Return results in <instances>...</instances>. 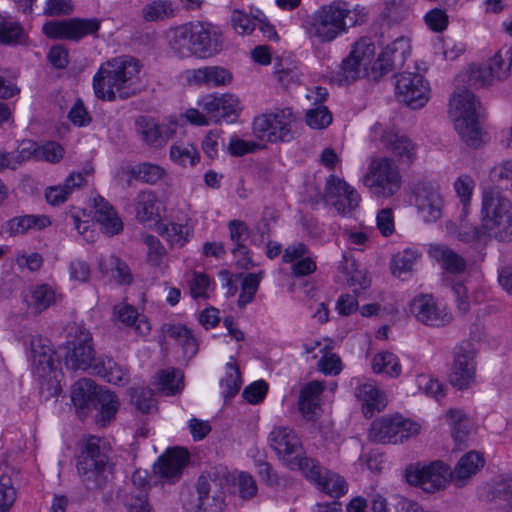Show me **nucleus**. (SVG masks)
I'll return each instance as SVG.
<instances>
[{
    "label": "nucleus",
    "instance_id": "51",
    "mask_svg": "<svg viewBox=\"0 0 512 512\" xmlns=\"http://www.w3.org/2000/svg\"><path fill=\"white\" fill-rule=\"evenodd\" d=\"M241 111L242 106L240 105V100L237 96L227 93L220 97L221 122H236Z\"/></svg>",
    "mask_w": 512,
    "mask_h": 512
},
{
    "label": "nucleus",
    "instance_id": "30",
    "mask_svg": "<svg viewBox=\"0 0 512 512\" xmlns=\"http://www.w3.org/2000/svg\"><path fill=\"white\" fill-rule=\"evenodd\" d=\"M187 80L190 84L221 86L232 81V74L220 66H206L188 70Z\"/></svg>",
    "mask_w": 512,
    "mask_h": 512
},
{
    "label": "nucleus",
    "instance_id": "54",
    "mask_svg": "<svg viewBox=\"0 0 512 512\" xmlns=\"http://www.w3.org/2000/svg\"><path fill=\"white\" fill-rule=\"evenodd\" d=\"M131 402L142 413H150L155 407L152 390L146 387L130 389Z\"/></svg>",
    "mask_w": 512,
    "mask_h": 512
},
{
    "label": "nucleus",
    "instance_id": "17",
    "mask_svg": "<svg viewBox=\"0 0 512 512\" xmlns=\"http://www.w3.org/2000/svg\"><path fill=\"white\" fill-rule=\"evenodd\" d=\"M450 467L442 461L429 465L410 466L406 469V480L410 485L419 486L427 493H435L443 488L450 479Z\"/></svg>",
    "mask_w": 512,
    "mask_h": 512
},
{
    "label": "nucleus",
    "instance_id": "41",
    "mask_svg": "<svg viewBox=\"0 0 512 512\" xmlns=\"http://www.w3.org/2000/svg\"><path fill=\"white\" fill-rule=\"evenodd\" d=\"M360 397L363 400L362 411L365 417H372L386 406V397L382 391L371 384H364L360 389Z\"/></svg>",
    "mask_w": 512,
    "mask_h": 512
},
{
    "label": "nucleus",
    "instance_id": "45",
    "mask_svg": "<svg viewBox=\"0 0 512 512\" xmlns=\"http://www.w3.org/2000/svg\"><path fill=\"white\" fill-rule=\"evenodd\" d=\"M492 237L482 226L461 223L457 230V240L465 244L485 246Z\"/></svg>",
    "mask_w": 512,
    "mask_h": 512
},
{
    "label": "nucleus",
    "instance_id": "5",
    "mask_svg": "<svg viewBox=\"0 0 512 512\" xmlns=\"http://www.w3.org/2000/svg\"><path fill=\"white\" fill-rule=\"evenodd\" d=\"M230 481L231 475L224 466L202 472L197 480V496L183 499L184 509L187 512H221L225 505L224 489Z\"/></svg>",
    "mask_w": 512,
    "mask_h": 512
},
{
    "label": "nucleus",
    "instance_id": "61",
    "mask_svg": "<svg viewBox=\"0 0 512 512\" xmlns=\"http://www.w3.org/2000/svg\"><path fill=\"white\" fill-rule=\"evenodd\" d=\"M63 156V147L55 141H48L42 145H39L37 161L56 163L59 162Z\"/></svg>",
    "mask_w": 512,
    "mask_h": 512
},
{
    "label": "nucleus",
    "instance_id": "48",
    "mask_svg": "<svg viewBox=\"0 0 512 512\" xmlns=\"http://www.w3.org/2000/svg\"><path fill=\"white\" fill-rule=\"evenodd\" d=\"M419 254L412 249L398 252L391 261L392 274L398 278L409 274Z\"/></svg>",
    "mask_w": 512,
    "mask_h": 512
},
{
    "label": "nucleus",
    "instance_id": "60",
    "mask_svg": "<svg viewBox=\"0 0 512 512\" xmlns=\"http://www.w3.org/2000/svg\"><path fill=\"white\" fill-rule=\"evenodd\" d=\"M492 500L505 502V509L512 510V479H503L495 484L491 491Z\"/></svg>",
    "mask_w": 512,
    "mask_h": 512
},
{
    "label": "nucleus",
    "instance_id": "34",
    "mask_svg": "<svg viewBox=\"0 0 512 512\" xmlns=\"http://www.w3.org/2000/svg\"><path fill=\"white\" fill-rule=\"evenodd\" d=\"M165 333L181 347L186 360H191L198 353L199 345L191 329L181 324H169Z\"/></svg>",
    "mask_w": 512,
    "mask_h": 512
},
{
    "label": "nucleus",
    "instance_id": "37",
    "mask_svg": "<svg viewBox=\"0 0 512 512\" xmlns=\"http://www.w3.org/2000/svg\"><path fill=\"white\" fill-rule=\"evenodd\" d=\"M85 179L82 173L73 172L65 180L63 185L49 187L46 190L45 197L48 203L59 205L67 200L68 195L77 187H81Z\"/></svg>",
    "mask_w": 512,
    "mask_h": 512
},
{
    "label": "nucleus",
    "instance_id": "44",
    "mask_svg": "<svg viewBox=\"0 0 512 512\" xmlns=\"http://www.w3.org/2000/svg\"><path fill=\"white\" fill-rule=\"evenodd\" d=\"M165 174L166 172L162 167L148 162L140 163L130 169L132 178L150 185L156 184Z\"/></svg>",
    "mask_w": 512,
    "mask_h": 512
},
{
    "label": "nucleus",
    "instance_id": "15",
    "mask_svg": "<svg viewBox=\"0 0 512 512\" xmlns=\"http://www.w3.org/2000/svg\"><path fill=\"white\" fill-rule=\"evenodd\" d=\"M375 54L374 44L367 38L356 42L345 57L334 75L335 81L339 85H349L355 82L367 71Z\"/></svg>",
    "mask_w": 512,
    "mask_h": 512
},
{
    "label": "nucleus",
    "instance_id": "18",
    "mask_svg": "<svg viewBox=\"0 0 512 512\" xmlns=\"http://www.w3.org/2000/svg\"><path fill=\"white\" fill-rule=\"evenodd\" d=\"M412 195L417 213L425 223L436 222L442 217L444 200L439 185L431 181L418 182Z\"/></svg>",
    "mask_w": 512,
    "mask_h": 512
},
{
    "label": "nucleus",
    "instance_id": "63",
    "mask_svg": "<svg viewBox=\"0 0 512 512\" xmlns=\"http://www.w3.org/2000/svg\"><path fill=\"white\" fill-rule=\"evenodd\" d=\"M384 15L391 22H400L408 17L409 9L403 0H386Z\"/></svg>",
    "mask_w": 512,
    "mask_h": 512
},
{
    "label": "nucleus",
    "instance_id": "47",
    "mask_svg": "<svg viewBox=\"0 0 512 512\" xmlns=\"http://www.w3.org/2000/svg\"><path fill=\"white\" fill-rule=\"evenodd\" d=\"M158 376L159 385L166 396H172L182 391L184 387V376L181 371L176 369L161 370Z\"/></svg>",
    "mask_w": 512,
    "mask_h": 512
},
{
    "label": "nucleus",
    "instance_id": "64",
    "mask_svg": "<svg viewBox=\"0 0 512 512\" xmlns=\"http://www.w3.org/2000/svg\"><path fill=\"white\" fill-rule=\"evenodd\" d=\"M143 240L148 247V261L154 266L160 265L162 257L165 254V248L162 246L160 240L151 234L145 235Z\"/></svg>",
    "mask_w": 512,
    "mask_h": 512
},
{
    "label": "nucleus",
    "instance_id": "24",
    "mask_svg": "<svg viewBox=\"0 0 512 512\" xmlns=\"http://www.w3.org/2000/svg\"><path fill=\"white\" fill-rule=\"evenodd\" d=\"M31 362L33 374L39 379L50 378L56 369V353L49 339L42 336L31 340Z\"/></svg>",
    "mask_w": 512,
    "mask_h": 512
},
{
    "label": "nucleus",
    "instance_id": "35",
    "mask_svg": "<svg viewBox=\"0 0 512 512\" xmlns=\"http://www.w3.org/2000/svg\"><path fill=\"white\" fill-rule=\"evenodd\" d=\"M483 465V457L478 452L470 451L460 458L454 470L451 471L450 479L462 484L475 475Z\"/></svg>",
    "mask_w": 512,
    "mask_h": 512
},
{
    "label": "nucleus",
    "instance_id": "32",
    "mask_svg": "<svg viewBox=\"0 0 512 512\" xmlns=\"http://www.w3.org/2000/svg\"><path fill=\"white\" fill-rule=\"evenodd\" d=\"M135 128L142 140L150 146L161 147L168 140L167 127L159 125L152 117H137Z\"/></svg>",
    "mask_w": 512,
    "mask_h": 512
},
{
    "label": "nucleus",
    "instance_id": "39",
    "mask_svg": "<svg viewBox=\"0 0 512 512\" xmlns=\"http://www.w3.org/2000/svg\"><path fill=\"white\" fill-rule=\"evenodd\" d=\"M26 301L35 313H41L55 304V291L47 284L32 286Z\"/></svg>",
    "mask_w": 512,
    "mask_h": 512
},
{
    "label": "nucleus",
    "instance_id": "28",
    "mask_svg": "<svg viewBox=\"0 0 512 512\" xmlns=\"http://www.w3.org/2000/svg\"><path fill=\"white\" fill-rule=\"evenodd\" d=\"M381 142L385 148L391 151L399 161L404 164H412L417 157V145L405 135H400L391 130L384 131Z\"/></svg>",
    "mask_w": 512,
    "mask_h": 512
},
{
    "label": "nucleus",
    "instance_id": "46",
    "mask_svg": "<svg viewBox=\"0 0 512 512\" xmlns=\"http://www.w3.org/2000/svg\"><path fill=\"white\" fill-rule=\"evenodd\" d=\"M372 369L375 373H385L391 377H398L401 374L399 359L388 351L377 353L374 356Z\"/></svg>",
    "mask_w": 512,
    "mask_h": 512
},
{
    "label": "nucleus",
    "instance_id": "62",
    "mask_svg": "<svg viewBox=\"0 0 512 512\" xmlns=\"http://www.w3.org/2000/svg\"><path fill=\"white\" fill-rule=\"evenodd\" d=\"M490 175L493 181L505 185V188L512 192V160L504 161L495 166Z\"/></svg>",
    "mask_w": 512,
    "mask_h": 512
},
{
    "label": "nucleus",
    "instance_id": "19",
    "mask_svg": "<svg viewBox=\"0 0 512 512\" xmlns=\"http://www.w3.org/2000/svg\"><path fill=\"white\" fill-rule=\"evenodd\" d=\"M510 63L507 62L500 52L496 53L489 63L475 66L472 65L469 71L459 76L471 88H480L492 85L495 80H504L509 76Z\"/></svg>",
    "mask_w": 512,
    "mask_h": 512
},
{
    "label": "nucleus",
    "instance_id": "3",
    "mask_svg": "<svg viewBox=\"0 0 512 512\" xmlns=\"http://www.w3.org/2000/svg\"><path fill=\"white\" fill-rule=\"evenodd\" d=\"M71 401L81 419L95 411V422L101 427L115 419L120 405L113 392L98 386L88 378H82L72 385Z\"/></svg>",
    "mask_w": 512,
    "mask_h": 512
},
{
    "label": "nucleus",
    "instance_id": "42",
    "mask_svg": "<svg viewBox=\"0 0 512 512\" xmlns=\"http://www.w3.org/2000/svg\"><path fill=\"white\" fill-rule=\"evenodd\" d=\"M136 217L141 222H148L159 215L158 199L153 191H141L136 197Z\"/></svg>",
    "mask_w": 512,
    "mask_h": 512
},
{
    "label": "nucleus",
    "instance_id": "55",
    "mask_svg": "<svg viewBox=\"0 0 512 512\" xmlns=\"http://www.w3.org/2000/svg\"><path fill=\"white\" fill-rule=\"evenodd\" d=\"M109 267L113 272V277L117 279L120 284H130L132 282V275L128 265L116 256H110L107 260L101 261L100 266Z\"/></svg>",
    "mask_w": 512,
    "mask_h": 512
},
{
    "label": "nucleus",
    "instance_id": "21",
    "mask_svg": "<svg viewBox=\"0 0 512 512\" xmlns=\"http://www.w3.org/2000/svg\"><path fill=\"white\" fill-rule=\"evenodd\" d=\"M324 198L343 216L351 215L361 201L359 193L335 175H330L326 180Z\"/></svg>",
    "mask_w": 512,
    "mask_h": 512
},
{
    "label": "nucleus",
    "instance_id": "38",
    "mask_svg": "<svg viewBox=\"0 0 512 512\" xmlns=\"http://www.w3.org/2000/svg\"><path fill=\"white\" fill-rule=\"evenodd\" d=\"M177 7L170 0H154L141 9V16L145 22L164 21L176 15Z\"/></svg>",
    "mask_w": 512,
    "mask_h": 512
},
{
    "label": "nucleus",
    "instance_id": "16",
    "mask_svg": "<svg viewBox=\"0 0 512 512\" xmlns=\"http://www.w3.org/2000/svg\"><path fill=\"white\" fill-rule=\"evenodd\" d=\"M453 363L449 373L450 384L459 389H469L476 380V352L468 341L459 343L453 350Z\"/></svg>",
    "mask_w": 512,
    "mask_h": 512
},
{
    "label": "nucleus",
    "instance_id": "13",
    "mask_svg": "<svg viewBox=\"0 0 512 512\" xmlns=\"http://www.w3.org/2000/svg\"><path fill=\"white\" fill-rule=\"evenodd\" d=\"M292 118L291 108L276 109L273 113L259 115L253 121V133L261 141L288 142L294 138Z\"/></svg>",
    "mask_w": 512,
    "mask_h": 512
},
{
    "label": "nucleus",
    "instance_id": "57",
    "mask_svg": "<svg viewBox=\"0 0 512 512\" xmlns=\"http://www.w3.org/2000/svg\"><path fill=\"white\" fill-rule=\"evenodd\" d=\"M124 505L128 512H154L145 491L126 494L124 498Z\"/></svg>",
    "mask_w": 512,
    "mask_h": 512
},
{
    "label": "nucleus",
    "instance_id": "8",
    "mask_svg": "<svg viewBox=\"0 0 512 512\" xmlns=\"http://www.w3.org/2000/svg\"><path fill=\"white\" fill-rule=\"evenodd\" d=\"M349 13V6L344 1H333L321 6L307 21L306 32L309 38L321 44L332 42L346 32L345 20Z\"/></svg>",
    "mask_w": 512,
    "mask_h": 512
},
{
    "label": "nucleus",
    "instance_id": "52",
    "mask_svg": "<svg viewBox=\"0 0 512 512\" xmlns=\"http://www.w3.org/2000/svg\"><path fill=\"white\" fill-rule=\"evenodd\" d=\"M170 158L179 165H195L198 152L192 144H174L170 149Z\"/></svg>",
    "mask_w": 512,
    "mask_h": 512
},
{
    "label": "nucleus",
    "instance_id": "10",
    "mask_svg": "<svg viewBox=\"0 0 512 512\" xmlns=\"http://www.w3.org/2000/svg\"><path fill=\"white\" fill-rule=\"evenodd\" d=\"M268 440L270 447L290 470L303 472L309 465H313V458L305 455L300 438L291 428L275 427Z\"/></svg>",
    "mask_w": 512,
    "mask_h": 512
},
{
    "label": "nucleus",
    "instance_id": "53",
    "mask_svg": "<svg viewBox=\"0 0 512 512\" xmlns=\"http://www.w3.org/2000/svg\"><path fill=\"white\" fill-rule=\"evenodd\" d=\"M305 120L307 125L313 129H324L332 123L333 117L326 106L320 105L307 110Z\"/></svg>",
    "mask_w": 512,
    "mask_h": 512
},
{
    "label": "nucleus",
    "instance_id": "2",
    "mask_svg": "<svg viewBox=\"0 0 512 512\" xmlns=\"http://www.w3.org/2000/svg\"><path fill=\"white\" fill-rule=\"evenodd\" d=\"M169 47L180 58L207 59L218 55L224 47L221 30L211 24H185L170 30Z\"/></svg>",
    "mask_w": 512,
    "mask_h": 512
},
{
    "label": "nucleus",
    "instance_id": "9",
    "mask_svg": "<svg viewBox=\"0 0 512 512\" xmlns=\"http://www.w3.org/2000/svg\"><path fill=\"white\" fill-rule=\"evenodd\" d=\"M62 350L66 368L73 371L91 370L93 374V366L101 358L96 357L90 331L79 326L71 328Z\"/></svg>",
    "mask_w": 512,
    "mask_h": 512
},
{
    "label": "nucleus",
    "instance_id": "56",
    "mask_svg": "<svg viewBox=\"0 0 512 512\" xmlns=\"http://www.w3.org/2000/svg\"><path fill=\"white\" fill-rule=\"evenodd\" d=\"M16 497V490L13 487L11 477L2 475L0 477V512H8L12 508Z\"/></svg>",
    "mask_w": 512,
    "mask_h": 512
},
{
    "label": "nucleus",
    "instance_id": "22",
    "mask_svg": "<svg viewBox=\"0 0 512 512\" xmlns=\"http://www.w3.org/2000/svg\"><path fill=\"white\" fill-rule=\"evenodd\" d=\"M409 309L419 322L427 326L442 327L452 321V314L445 307H439L431 295L415 297Z\"/></svg>",
    "mask_w": 512,
    "mask_h": 512
},
{
    "label": "nucleus",
    "instance_id": "36",
    "mask_svg": "<svg viewBox=\"0 0 512 512\" xmlns=\"http://www.w3.org/2000/svg\"><path fill=\"white\" fill-rule=\"evenodd\" d=\"M93 374L115 385H125L129 379L127 371L120 367L111 357L100 358L93 366Z\"/></svg>",
    "mask_w": 512,
    "mask_h": 512
},
{
    "label": "nucleus",
    "instance_id": "25",
    "mask_svg": "<svg viewBox=\"0 0 512 512\" xmlns=\"http://www.w3.org/2000/svg\"><path fill=\"white\" fill-rule=\"evenodd\" d=\"M411 53V45L408 38L400 36L387 45L374 62L372 69L386 74L396 67H402L406 58Z\"/></svg>",
    "mask_w": 512,
    "mask_h": 512
},
{
    "label": "nucleus",
    "instance_id": "4",
    "mask_svg": "<svg viewBox=\"0 0 512 512\" xmlns=\"http://www.w3.org/2000/svg\"><path fill=\"white\" fill-rule=\"evenodd\" d=\"M77 471L81 483L90 492H100L111 482L113 464L100 438L91 436L82 445L77 457Z\"/></svg>",
    "mask_w": 512,
    "mask_h": 512
},
{
    "label": "nucleus",
    "instance_id": "1",
    "mask_svg": "<svg viewBox=\"0 0 512 512\" xmlns=\"http://www.w3.org/2000/svg\"><path fill=\"white\" fill-rule=\"evenodd\" d=\"M140 62L133 57H118L103 63L93 77V89L101 100L115 101L137 95L141 91L138 83Z\"/></svg>",
    "mask_w": 512,
    "mask_h": 512
},
{
    "label": "nucleus",
    "instance_id": "59",
    "mask_svg": "<svg viewBox=\"0 0 512 512\" xmlns=\"http://www.w3.org/2000/svg\"><path fill=\"white\" fill-rule=\"evenodd\" d=\"M346 265H348V261L346 260ZM354 266V261L351 263V268ZM343 272L346 274V281L350 287H353V291L355 294H358L360 291L365 290L370 286V279L358 269H349L348 266H342Z\"/></svg>",
    "mask_w": 512,
    "mask_h": 512
},
{
    "label": "nucleus",
    "instance_id": "23",
    "mask_svg": "<svg viewBox=\"0 0 512 512\" xmlns=\"http://www.w3.org/2000/svg\"><path fill=\"white\" fill-rule=\"evenodd\" d=\"M302 473L307 480L315 483L317 487L333 498H339L347 493L346 480L337 473L324 469L318 461L313 459V465H309Z\"/></svg>",
    "mask_w": 512,
    "mask_h": 512
},
{
    "label": "nucleus",
    "instance_id": "20",
    "mask_svg": "<svg viewBox=\"0 0 512 512\" xmlns=\"http://www.w3.org/2000/svg\"><path fill=\"white\" fill-rule=\"evenodd\" d=\"M429 84L420 74L403 72L397 76L396 94L411 109L422 108L429 99Z\"/></svg>",
    "mask_w": 512,
    "mask_h": 512
},
{
    "label": "nucleus",
    "instance_id": "6",
    "mask_svg": "<svg viewBox=\"0 0 512 512\" xmlns=\"http://www.w3.org/2000/svg\"><path fill=\"white\" fill-rule=\"evenodd\" d=\"M480 104L465 87H456L449 102V113L461 139L470 147L478 148L482 143L483 130L479 121Z\"/></svg>",
    "mask_w": 512,
    "mask_h": 512
},
{
    "label": "nucleus",
    "instance_id": "40",
    "mask_svg": "<svg viewBox=\"0 0 512 512\" xmlns=\"http://www.w3.org/2000/svg\"><path fill=\"white\" fill-rule=\"evenodd\" d=\"M50 224V219L45 215H24L14 217L7 222L10 235L24 234L33 228L42 230Z\"/></svg>",
    "mask_w": 512,
    "mask_h": 512
},
{
    "label": "nucleus",
    "instance_id": "7",
    "mask_svg": "<svg viewBox=\"0 0 512 512\" xmlns=\"http://www.w3.org/2000/svg\"><path fill=\"white\" fill-rule=\"evenodd\" d=\"M481 223L492 238L500 242L512 240V203L500 191L483 192Z\"/></svg>",
    "mask_w": 512,
    "mask_h": 512
},
{
    "label": "nucleus",
    "instance_id": "11",
    "mask_svg": "<svg viewBox=\"0 0 512 512\" xmlns=\"http://www.w3.org/2000/svg\"><path fill=\"white\" fill-rule=\"evenodd\" d=\"M363 184L373 195L389 198L399 191L401 175L393 160L389 158L375 159L371 161L368 171L363 177Z\"/></svg>",
    "mask_w": 512,
    "mask_h": 512
},
{
    "label": "nucleus",
    "instance_id": "49",
    "mask_svg": "<svg viewBox=\"0 0 512 512\" xmlns=\"http://www.w3.org/2000/svg\"><path fill=\"white\" fill-rule=\"evenodd\" d=\"M162 236L170 242L172 246L182 247L191 233L190 227L186 224L170 223L159 228Z\"/></svg>",
    "mask_w": 512,
    "mask_h": 512
},
{
    "label": "nucleus",
    "instance_id": "26",
    "mask_svg": "<svg viewBox=\"0 0 512 512\" xmlns=\"http://www.w3.org/2000/svg\"><path fill=\"white\" fill-rule=\"evenodd\" d=\"M189 461V453L182 448L168 450L153 466L154 473L161 479L173 483L178 481Z\"/></svg>",
    "mask_w": 512,
    "mask_h": 512
},
{
    "label": "nucleus",
    "instance_id": "50",
    "mask_svg": "<svg viewBox=\"0 0 512 512\" xmlns=\"http://www.w3.org/2000/svg\"><path fill=\"white\" fill-rule=\"evenodd\" d=\"M275 219L274 211L265 207L261 218L254 225L253 231L255 235L252 236L251 242L261 245L268 240L271 235V221H275Z\"/></svg>",
    "mask_w": 512,
    "mask_h": 512
},
{
    "label": "nucleus",
    "instance_id": "58",
    "mask_svg": "<svg viewBox=\"0 0 512 512\" xmlns=\"http://www.w3.org/2000/svg\"><path fill=\"white\" fill-rule=\"evenodd\" d=\"M227 370L226 377L221 381L226 399L233 398L241 388V377L238 368L234 364L228 363Z\"/></svg>",
    "mask_w": 512,
    "mask_h": 512
},
{
    "label": "nucleus",
    "instance_id": "43",
    "mask_svg": "<svg viewBox=\"0 0 512 512\" xmlns=\"http://www.w3.org/2000/svg\"><path fill=\"white\" fill-rule=\"evenodd\" d=\"M446 416L451 426L454 441L457 445L463 444L471 429V422L467 415L461 410L450 409Z\"/></svg>",
    "mask_w": 512,
    "mask_h": 512
},
{
    "label": "nucleus",
    "instance_id": "14",
    "mask_svg": "<svg viewBox=\"0 0 512 512\" xmlns=\"http://www.w3.org/2000/svg\"><path fill=\"white\" fill-rule=\"evenodd\" d=\"M101 27L98 18H69L51 20L42 27V32L49 39L79 42L86 36L97 37Z\"/></svg>",
    "mask_w": 512,
    "mask_h": 512
},
{
    "label": "nucleus",
    "instance_id": "31",
    "mask_svg": "<svg viewBox=\"0 0 512 512\" xmlns=\"http://www.w3.org/2000/svg\"><path fill=\"white\" fill-rule=\"evenodd\" d=\"M228 229L230 233V240L233 243V248L231 249V253L234 256L241 255L243 256L240 264L245 269H248L253 266L252 259L249 256L250 251L244 244L245 240L248 238L250 234V229L248 225L242 220H231L228 223Z\"/></svg>",
    "mask_w": 512,
    "mask_h": 512
},
{
    "label": "nucleus",
    "instance_id": "12",
    "mask_svg": "<svg viewBox=\"0 0 512 512\" xmlns=\"http://www.w3.org/2000/svg\"><path fill=\"white\" fill-rule=\"evenodd\" d=\"M420 425L400 415L381 417L372 422L369 440L381 444L403 443L419 433Z\"/></svg>",
    "mask_w": 512,
    "mask_h": 512
},
{
    "label": "nucleus",
    "instance_id": "29",
    "mask_svg": "<svg viewBox=\"0 0 512 512\" xmlns=\"http://www.w3.org/2000/svg\"><path fill=\"white\" fill-rule=\"evenodd\" d=\"M95 220L101 230L108 236H113L123 230V223L114 207L102 196L94 198Z\"/></svg>",
    "mask_w": 512,
    "mask_h": 512
},
{
    "label": "nucleus",
    "instance_id": "33",
    "mask_svg": "<svg viewBox=\"0 0 512 512\" xmlns=\"http://www.w3.org/2000/svg\"><path fill=\"white\" fill-rule=\"evenodd\" d=\"M29 36L23 25L11 16L0 14V44L17 47L26 46Z\"/></svg>",
    "mask_w": 512,
    "mask_h": 512
},
{
    "label": "nucleus",
    "instance_id": "27",
    "mask_svg": "<svg viewBox=\"0 0 512 512\" xmlns=\"http://www.w3.org/2000/svg\"><path fill=\"white\" fill-rule=\"evenodd\" d=\"M428 254L449 274L459 275L467 269L465 258L446 244H430Z\"/></svg>",
    "mask_w": 512,
    "mask_h": 512
}]
</instances>
